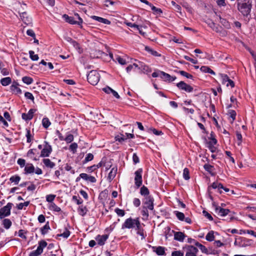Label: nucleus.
Wrapping results in <instances>:
<instances>
[{
  "mask_svg": "<svg viewBox=\"0 0 256 256\" xmlns=\"http://www.w3.org/2000/svg\"><path fill=\"white\" fill-rule=\"evenodd\" d=\"M194 244L195 245L198 246L200 250L201 251L204 252V253H206V254H207L208 253V250L207 248H206L205 246H203L202 244H200V243L198 242H194Z\"/></svg>",
  "mask_w": 256,
  "mask_h": 256,
  "instance_id": "473e14b6",
  "label": "nucleus"
},
{
  "mask_svg": "<svg viewBox=\"0 0 256 256\" xmlns=\"http://www.w3.org/2000/svg\"><path fill=\"white\" fill-rule=\"evenodd\" d=\"M56 197L55 195L50 194L48 195L46 197V200L48 202L52 203Z\"/></svg>",
  "mask_w": 256,
  "mask_h": 256,
  "instance_id": "e2e57ef3",
  "label": "nucleus"
},
{
  "mask_svg": "<svg viewBox=\"0 0 256 256\" xmlns=\"http://www.w3.org/2000/svg\"><path fill=\"white\" fill-rule=\"evenodd\" d=\"M47 242L46 241L42 240L38 242V246L36 250L42 254L43 249L47 246Z\"/></svg>",
  "mask_w": 256,
  "mask_h": 256,
  "instance_id": "412c9836",
  "label": "nucleus"
},
{
  "mask_svg": "<svg viewBox=\"0 0 256 256\" xmlns=\"http://www.w3.org/2000/svg\"><path fill=\"white\" fill-rule=\"evenodd\" d=\"M142 169L138 168L136 171L135 172V178H134V182L135 184L137 187H140L142 184Z\"/></svg>",
  "mask_w": 256,
  "mask_h": 256,
  "instance_id": "423d86ee",
  "label": "nucleus"
},
{
  "mask_svg": "<svg viewBox=\"0 0 256 256\" xmlns=\"http://www.w3.org/2000/svg\"><path fill=\"white\" fill-rule=\"evenodd\" d=\"M114 211L116 212V214L120 216H123L125 214V212L123 210H121L118 208H116Z\"/></svg>",
  "mask_w": 256,
  "mask_h": 256,
  "instance_id": "3c124183",
  "label": "nucleus"
},
{
  "mask_svg": "<svg viewBox=\"0 0 256 256\" xmlns=\"http://www.w3.org/2000/svg\"><path fill=\"white\" fill-rule=\"evenodd\" d=\"M30 204V202L28 201H27V202H24V203H20L18 204L17 206V208L18 210H22L24 208V206H28Z\"/></svg>",
  "mask_w": 256,
  "mask_h": 256,
  "instance_id": "603ef678",
  "label": "nucleus"
},
{
  "mask_svg": "<svg viewBox=\"0 0 256 256\" xmlns=\"http://www.w3.org/2000/svg\"><path fill=\"white\" fill-rule=\"evenodd\" d=\"M50 229L48 222L42 228H41V233L44 235L48 233V230Z\"/></svg>",
  "mask_w": 256,
  "mask_h": 256,
  "instance_id": "c9c22d12",
  "label": "nucleus"
},
{
  "mask_svg": "<svg viewBox=\"0 0 256 256\" xmlns=\"http://www.w3.org/2000/svg\"><path fill=\"white\" fill-rule=\"evenodd\" d=\"M213 206L214 208L215 212L219 216H224L230 212V210L228 209L222 208L214 204H213Z\"/></svg>",
  "mask_w": 256,
  "mask_h": 256,
  "instance_id": "39448f33",
  "label": "nucleus"
},
{
  "mask_svg": "<svg viewBox=\"0 0 256 256\" xmlns=\"http://www.w3.org/2000/svg\"><path fill=\"white\" fill-rule=\"evenodd\" d=\"M50 208L51 210H54L56 212H58L60 211V208L58 206H56L54 203L52 202L50 204Z\"/></svg>",
  "mask_w": 256,
  "mask_h": 256,
  "instance_id": "79ce46f5",
  "label": "nucleus"
},
{
  "mask_svg": "<svg viewBox=\"0 0 256 256\" xmlns=\"http://www.w3.org/2000/svg\"><path fill=\"white\" fill-rule=\"evenodd\" d=\"M177 87L182 90H184L186 92H192L193 88L190 85L186 84L183 81H181L176 84Z\"/></svg>",
  "mask_w": 256,
  "mask_h": 256,
  "instance_id": "1a4fd4ad",
  "label": "nucleus"
},
{
  "mask_svg": "<svg viewBox=\"0 0 256 256\" xmlns=\"http://www.w3.org/2000/svg\"><path fill=\"white\" fill-rule=\"evenodd\" d=\"M80 176L83 180H84L87 182H92V183L96 182V178L94 176H89L86 173L80 174Z\"/></svg>",
  "mask_w": 256,
  "mask_h": 256,
  "instance_id": "ddd939ff",
  "label": "nucleus"
},
{
  "mask_svg": "<svg viewBox=\"0 0 256 256\" xmlns=\"http://www.w3.org/2000/svg\"><path fill=\"white\" fill-rule=\"evenodd\" d=\"M220 78L222 80V84H225L228 80V79L229 78L226 74H220Z\"/></svg>",
  "mask_w": 256,
  "mask_h": 256,
  "instance_id": "09e8293b",
  "label": "nucleus"
},
{
  "mask_svg": "<svg viewBox=\"0 0 256 256\" xmlns=\"http://www.w3.org/2000/svg\"><path fill=\"white\" fill-rule=\"evenodd\" d=\"M70 234V232L68 230H66L62 234H58V236H62L64 238H68Z\"/></svg>",
  "mask_w": 256,
  "mask_h": 256,
  "instance_id": "5fc2aeb1",
  "label": "nucleus"
},
{
  "mask_svg": "<svg viewBox=\"0 0 256 256\" xmlns=\"http://www.w3.org/2000/svg\"><path fill=\"white\" fill-rule=\"evenodd\" d=\"M22 80L24 83H25L27 84H30L33 82L32 78L30 77H28V76L23 77L22 78Z\"/></svg>",
  "mask_w": 256,
  "mask_h": 256,
  "instance_id": "a19ab883",
  "label": "nucleus"
},
{
  "mask_svg": "<svg viewBox=\"0 0 256 256\" xmlns=\"http://www.w3.org/2000/svg\"><path fill=\"white\" fill-rule=\"evenodd\" d=\"M140 192L142 196H148L149 194V190L146 187L143 186L140 188Z\"/></svg>",
  "mask_w": 256,
  "mask_h": 256,
  "instance_id": "37998d69",
  "label": "nucleus"
},
{
  "mask_svg": "<svg viewBox=\"0 0 256 256\" xmlns=\"http://www.w3.org/2000/svg\"><path fill=\"white\" fill-rule=\"evenodd\" d=\"M250 240L244 238L238 242V246L246 247L250 246Z\"/></svg>",
  "mask_w": 256,
  "mask_h": 256,
  "instance_id": "aec40b11",
  "label": "nucleus"
},
{
  "mask_svg": "<svg viewBox=\"0 0 256 256\" xmlns=\"http://www.w3.org/2000/svg\"><path fill=\"white\" fill-rule=\"evenodd\" d=\"M116 60L122 65H124L126 64V61L119 56H116Z\"/></svg>",
  "mask_w": 256,
  "mask_h": 256,
  "instance_id": "052dcab7",
  "label": "nucleus"
},
{
  "mask_svg": "<svg viewBox=\"0 0 256 256\" xmlns=\"http://www.w3.org/2000/svg\"><path fill=\"white\" fill-rule=\"evenodd\" d=\"M24 96L27 99L30 100L32 102L34 100V96L30 92H26L24 94Z\"/></svg>",
  "mask_w": 256,
  "mask_h": 256,
  "instance_id": "13d9d810",
  "label": "nucleus"
},
{
  "mask_svg": "<svg viewBox=\"0 0 256 256\" xmlns=\"http://www.w3.org/2000/svg\"><path fill=\"white\" fill-rule=\"evenodd\" d=\"M174 239L179 241H183L184 234L182 232H176L174 234Z\"/></svg>",
  "mask_w": 256,
  "mask_h": 256,
  "instance_id": "a878e982",
  "label": "nucleus"
},
{
  "mask_svg": "<svg viewBox=\"0 0 256 256\" xmlns=\"http://www.w3.org/2000/svg\"><path fill=\"white\" fill-rule=\"evenodd\" d=\"M219 18L220 22L222 24V25L226 28H230V24L229 22L226 20L222 18L220 16Z\"/></svg>",
  "mask_w": 256,
  "mask_h": 256,
  "instance_id": "72a5a7b5",
  "label": "nucleus"
},
{
  "mask_svg": "<svg viewBox=\"0 0 256 256\" xmlns=\"http://www.w3.org/2000/svg\"><path fill=\"white\" fill-rule=\"evenodd\" d=\"M20 180V176H12L10 179V181L12 182H14V184H18Z\"/></svg>",
  "mask_w": 256,
  "mask_h": 256,
  "instance_id": "ea45409f",
  "label": "nucleus"
},
{
  "mask_svg": "<svg viewBox=\"0 0 256 256\" xmlns=\"http://www.w3.org/2000/svg\"><path fill=\"white\" fill-rule=\"evenodd\" d=\"M100 75L94 70H91L87 76L88 82L92 85H96L100 80Z\"/></svg>",
  "mask_w": 256,
  "mask_h": 256,
  "instance_id": "7ed1b4c3",
  "label": "nucleus"
},
{
  "mask_svg": "<svg viewBox=\"0 0 256 256\" xmlns=\"http://www.w3.org/2000/svg\"><path fill=\"white\" fill-rule=\"evenodd\" d=\"M152 10L156 14H160L162 13V10L161 9L156 8V6H152L151 4Z\"/></svg>",
  "mask_w": 256,
  "mask_h": 256,
  "instance_id": "a18cd8bd",
  "label": "nucleus"
},
{
  "mask_svg": "<svg viewBox=\"0 0 256 256\" xmlns=\"http://www.w3.org/2000/svg\"><path fill=\"white\" fill-rule=\"evenodd\" d=\"M78 148V144L76 142L72 143L70 146V150L74 154Z\"/></svg>",
  "mask_w": 256,
  "mask_h": 256,
  "instance_id": "864d4df0",
  "label": "nucleus"
},
{
  "mask_svg": "<svg viewBox=\"0 0 256 256\" xmlns=\"http://www.w3.org/2000/svg\"><path fill=\"white\" fill-rule=\"evenodd\" d=\"M78 17V21H76L74 20V18L72 16H69L67 14H64L63 18H64L65 20L70 23V24H78L80 25L82 22V20L77 14Z\"/></svg>",
  "mask_w": 256,
  "mask_h": 256,
  "instance_id": "6e6552de",
  "label": "nucleus"
},
{
  "mask_svg": "<svg viewBox=\"0 0 256 256\" xmlns=\"http://www.w3.org/2000/svg\"><path fill=\"white\" fill-rule=\"evenodd\" d=\"M145 50L148 52L150 53L151 54L153 55L154 56H161V54H158L156 51L152 50V48L148 46L145 47Z\"/></svg>",
  "mask_w": 256,
  "mask_h": 256,
  "instance_id": "b1692460",
  "label": "nucleus"
},
{
  "mask_svg": "<svg viewBox=\"0 0 256 256\" xmlns=\"http://www.w3.org/2000/svg\"><path fill=\"white\" fill-rule=\"evenodd\" d=\"M206 22L214 30L216 31V32H220V29L221 28V27L216 26L215 23H214L211 20L208 19L206 20Z\"/></svg>",
  "mask_w": 256,
  "mask_h": 256,
  "instance_id": "2eb2a0df",
  "label": "nucleus"
},
{
  "mask_svg": "<svg viewBox=\"0 0 256 256\" xmlns=\"http://www.w3.org/2000/svg\"><path fill=\"white\" fill-rule=\"evenodd\" d=\"M42 253L40 252L38 250H34L30 252L29 256H38Z\"/></svg>",
  "mask_w": 256,
  "mask_h": 256,
  "instance_id": "338daca9",
  "label": "nucleus"
},
{
  "mask_svg": "<svg viewBox=\"0 0 256 256\" xmlns=\"http://www.w3.org/2000/svg\"><path fill=\"white\" fill-rule=\"evenodd\" d=\"M36 111V110L30 109L27 114L23 113L22 118L25 120H30L33 118L34 114Z\"/></svg>",
  "mask_w": 256,
  "mask_h": 256,
  "instance_id": "4468645a",
  "label": "nucleus"
},
{
  "mask_svg": "<svg viewBox=\"0 0 256 256\" xmlns=\"http://www.w3.org/2000/svg\"><path fill=\"white\" fill-rule=\"evenodd\" d=\"M133 204L134 206H136V207H138L140 204V201L138 198H134L133 200Z\"/></svg>",
  "mask_w": 256,
  "mask_h": 256,
  "instance_id": "774afa93",
  "label": "nucleus"
},
{
  "mask_svg": "<svg viewBox=\"0 0 256 256\" xmlns=\"http://www.w3.org/2000/svg\"><path fill=\"white\" fill-rule=\"evenodd\" d=\"M65 40L67 42L72 44L74 45V46H77L78 45V44L76 41L72 40V38H70V37L66 36L65 38Z\"/></svg>",
  "mask_w": 256,
  "mask_h": 256,
  "instance_id": "680f3d73",
  "label": "nucleus"
},
{
  "mask_svg": "<svg viewBox=\"0 0 256 256\" xmlns=\"http://www.w3.org/2000/svg\"><path fill=\"white\" fill-rule=\"evenodd\" d=\"M238 10L244 15L248 17L250 14L252 8V3L250 0H246L242 3L238 4Z\"/></svg>",
  "mask_w": 256,
  "mask_h": 256,
  "instance_id": "f257e3e1",
  "label": "nucleus"
},
{
  "mask_svg": "<svg viewBox=\"0 0 256 256\" xmlns=\"http://www.w3.org/2000/svg\"><path fill=\"white\" fill-rule=\"evenodd\" d=\"M139 70H141L144 73L149 72L151 71L150 69L148 66L144 64L143 62H141Z\"/></svg>",
  "mask_w": 256,
  "mask_h": 256,
  "instance_id": "393cba45",
  "label": "nucleus"
},
{
  "mask_svg": "<svg viewBox=\"0 0 256 256\" xmlns=\"http://www.w3.org/2000/svg\"><path fill=\"white\" fill-rule=\"evenodd\" d=\"M12 82V79L10 77L2 78L0 80V83L3 86L9 85Z\"/></svg>",
  "mask_w": 256,
  "mask_h": 256,
  "instance_id": "5701e85b",
  "label": "nucleus"
},
{
  "mask_svg": "<svg viewBox=\"0 0 256 256\" xmlns=\"http://www.w3.org/2000/svg\"><path fill=\"white\" fill-rule=\"evenodd\" d=\"M24 170L26 171V173L31 174L34 172V167L32 164L26 166L24 168Z\"/></svg>",
  "mask_w": 256,
  "mask_h": 256,
  "instance_id": "f704fd0d",
  "label": "nucleus"
},
{
  "mask_svg": "<svg viewBox=\"0 0 256 256\" xmlns=\"http://www.w3.org/2000/svg\"><path fill=\"white\" fill-rule=\"evenodd\" d=\"M87 211L86 207L82 206H80L78 208V212L82 216H84L86 214Z\"/></svg>",
  "mask_w": 256,
  "mask_h": 256,
  "instance_id": "2f4dec72",
  "label": "nucleus"
},
{
  "mask_svg": "<svg viewBox=\"0 0 256 256\" xmlns=\"http://www.w3.org/2000/svg\"><path fill=\"white\" fill-rule=\"evenodd\" d=\"M42 161L44 165L48 168H52L55 166V164L48 158H44Z\"/></svg>",
  "mask_w": 256,
  "mask_h": 256,
  "instance_id": "4be33fe9",
  "label": "nucleus"
},
{
  "mask_svg": "<svg viewBox=\"0 0 256 256\" xmlns=\"http://www.w3.org/2000/svg\"><path fill=\"white\" fill-rule=\"evenodd\" d=\"M13 206L11 202H8L7 204L0 209V218L2 219L4 217L8 216L10 214V210Z\"/></svg>",
  "mask_w": 256,
  "mask_h": 256,
  "instance_id": "20e7f679",
  "label": "nucleus"
},
{
  "mask_svg": "<svg viewBox=\"0 0 256 256\" xmlns=\"http://www.w3.org/2000/svg\"><path fill=\"white\" fill-rule=\"evenodd\" d=\"M92 18L100 22H102L106 24H110V22L109 20L101 17L93 16H92Z\"/></svg>",
  "mask_w": 256,
  "mask_h": 256,
  "instance_id": "6ab92c4d",
  "label": "nucleus"
},
{
  "mask_svg": "<svg viewBox=\"0 0 256 256\" xmlns=\"http://www.w3.org/2000/svg\"><path fill=\"white\" fill-rule=\"evenodd\" d=\"M206 239L209 242L213 241L214 239V232L212 230L208 232L206 236Z\"/></svg>",
  "mask_w": 256,
  "mask_h": 256,
  "instance_id": "7c9ffc66",
  "label": "nucleus"
},
{
  "mask_svg": "<svg viewBox=\"0 0 256 256\" xmlns=\"http://www.w3.org/2000/svg\"><path fill=\"white\" fill-rule=\"evenodd\" d=\"M108 238V236L107 234L102 236L98 235L97 236L96 240L99 245L103 246Z\"/></svg>",
  "mask_w": 256,
  "mask_h": 256,
  "instance_id": "a211bd4d",
  "label": "nucleus"
},
{
  "mask_svg": "<svg viewBox=\"0 0 256 256\" xmlns=\"http://www.w3.org/2000/svg\"><path fill=\"white\" fill-rule=\"evenodd\" d=\"M52 151V147L50 145L48 144V143L44 146V148L41 152L40 156L41 157H48L50 156V154Z\"/></svg>",
  "mask_w": 256,
  "mask_h": 256,
  "instance_id": "9d476101",
  "label": "nucleus"
},
{
  "mask_svg": "<svg viewBox=\"0 0 256 256\" xmlns=\"http://www.w3.org/2000/svg\"><path fill=\"white\" fill-rule=\"evenodd\" d=\"M204 168L212 176H214V174L213 172L214 167L212 165L208 164H205L204 166Z\"/></svg>",
  "mask_w": 256,
  "mask_h": 256,
  "instance_id": "c85d7f7f",
  "label": "nucleus"
},
{
  "mask_svg": "<svg viewBox=\"0 0 256 256\" xmlns=\"http://www.w3.org/2000/svg\"><path fill=\"white\" fill-rule=\"evenodd\" d=\"M172 256H184V253L180 250H176L172 252Z\"/></svg>",
  "mask_w": 256,
  "mask_h": 256,
  "instance_id": "0e129e2a",
  "label": "nucleus"
},
{
  "mask_svg": "<svg viewBox=\"0 0 256 256\" xmlns=\"http://www.w3.org/2000/svg\"><path fill=\"white\" fill-rule=\"evenodd\" d=\"M137 230V234L142 236V239L144 238L145 236L144 233V230L142 228L140 224L136 228Z\"/></svg>",
  "mask_w": 256,
  "mask_h": 256,
  "instance_id": "58836bf2",
  "label": "nucleus"
},
{
  "mask_svg": "<svg viewBox=\"0 0 256 256\" xmlns=\"http://www.w3.org/2000/svg\"><path fill=\"white\" fill-rule=\"evenodd\" d=\"M198 252L196 248L194 246H190L186 252V256H196V254Z\"/></svg>",
  "mask_w": 256,
  "mask_h": 256,
  "instance_id": "f3484780",
  "label": "nucleus"
},
{
  "mask_svg": "<svg viewBox=\"0 0 256 256\" xmlns=\"http://www.w3.org/2000/svg\"><path fill=\"white\" fill-rule=\"evenodd\" d=\"M210 188H218L220 189L221 188H224V186L222 184L220 183H218V182H214L212 186L208 188L209 189Z\"/></svg>",
  "mask_w": 256,
  "mask_h": 256,
  "instance_id": "c03bdc74",
  "label": "nucleus"
},
{
  "mask_svg": "<svg viewBox=\"0 0 256 256\" xmlns=\"http://www.w3.org/2000/svg\"><path fill=\"white\" fill-rule=\"evenodd\" d=\"M182 76H184L188 78H192V76L188 74V72L184 71V70H180L178 72Z\"/></svg>",
  "mask_w": 256,
  "mask_h": 256,
  "instance_id": "6e6d98bb",
  "label": "nucleus"
},
{
  "mask_svg": "<svg viewBox=\"0 0 256 256\" xmlns=\"http://www.w3.org/2000/svg\"><path fill=\"white\" fill-rule=\"evenodd\" d=\"M42 124L43 126L47 128L51 124L50 120L47 118H44L42 120Z\"/></svg>",
  "mask_w": 256,
  "mask_h": 256,
  "instance_id": "e433bc0d",
  "label": "nucleus"
},
{
  "mask_svg": "<svg viewBox=\"0 0 256 256\" xmlns=\"http://www.w3.org/2000/svg\"><path fill=\"white\" fill-rule=\"evenodd\" d=\"M20 16L22 20L24 22V23L28 24L30 22V18L27 16V14L26 12H22L20 14Z\"/></svg>",
  "mask_w": 256,
  "mask_h": 256,
  "instance_id": "cd10ccee",
  "label": "nucleus"
},
{
  "mask_svg": "<svg viewBox=\"0 0 256 256\" xmlns=\"http://www.w3.org/2000/svg\"><path fill=\"white\" fill-rule=\"evenodd\" d=\"M12 222L10 220L6 218L4 219L2 221V224L5 228L8 229L12 226Z\"/></svg>",
  "mask_w": 256,
  "mask_h": 256,
  "instance_id": "c756f323",
  "label": "nucleus"
},
{
  "mask_svg": "<svg viewBox=\"0 0 256 256\" xmlns=\"http://www.w3.org/2000/svg\"><path fill=\"white\" fill-rule=\"evenodd\" d=\"M18 84L14 82L10 86V88L12 92L14 94H21L22 91L21 89L18 87Z\"/></svg>",
  "mask_w": 256,
  "mask_h": 256,
  "instance_id": "dca6fc26",
  "label": "nucleus"
},
{
  "mask_svg": "<svg viewBox=\"0 0 256 256\" xmlns=\"http://www.w3.org/2000/svg\"><path fill=\"white\" fill-rule=\"evenodd\" d=\"M183 177L186 180L190 179L189 170L188 168H185L183 171Z\"/></svg>",
  "mask_w": 256,
  "mask_h": 256,
  "instance_id": "8fccbe9b",
  "label": "nucleus"
},
{
  "mask_svg": "<svg viewBox=\"0 0 256 256\" xmlns=\"http://www.w3.org/2000/svg\"><path fill=\"white\" fill-rule=\"evenodd\" d=\"M117 172V168H112L110 172H109L108 175V179L110 180H112L116 176V174Z\"/></svg>",
  "mask_w": 256,
  "mask_h": 256,
  "instance_id": "bb28decb",
  "label": "nucleus"
},
{
  "mask_svg": "<svg viewBox=\"0 0 256 256\" xmlns=\"http://www.w3.org/2000/svg\"><path fill=\"white\" fill-rule=\"evenodd\" d=\"M74 140V136L72 134H68L66 138H64V140L67 143H70L72 142Z\"/></svg>",
  "mask_w": 256,
  "mask_h": 256,
  "instance_id": "4d7b16f0",
  "label": "nucleus"
},
{
  "mask_svg": "<svg viewBox=\"0 0 256 256\" xmlns=\"http://www.w3.org/2000/svg\"><path fill=\"white\" fill-rule=\"evenodd\" d=\"M160 77L164 80L170 82L174 81L176 79V76H172L170 75L169 74L166 73L164 72L160 71Z\"/></svg>",
  "mask_w": 256,
  "mask_h": 256,
  "instance_id": "9b49d317",
  "label": "nucleus"
},
{
  "mask_svg": "<svg viewBox=\"0 0 256 256\" xmlns=\"http://www.w3.org/2000/svg\"><path fill=\"white\" fill-rule=\"evenodd\" d=\"M139 225H140V222L138 218H130L126 220L122 226V229L135 228L138 227Z\"/></svg>",
  "mask_w": 256,
  "mask_h": 256,
  "instance_id": "f03ea898",
  "label": "nucleus"
},
{
  "mask_svg": "<svg viewBox=\"0 0 256 256\" xmlns=\"http://www.w3.org/2000/svg\"><path fill=\"white\" fill-rule=\"evenodd\" d=\"M171 3L172 5L174 7L175 10L178 12H180L182 10L180 6L176 4L174 1H172Z\"/></svg>",
  "mask_w": 256,
  "mask_h": 256,
  "instance_id": "bf43d9fd",
  "label": "nucleus"
},
{
  "mask_svg": "<svg viewBox=\"0 0 256 256\" xmlns=\"http://www.w3.org/2000/svg\"><path fill=\"white\" fill-rule=\"evenodd\" d=\"M154 199L152 196H147L144 198V204L146 206H144L143 208H148L151 210H153L154 207Z\"/></svg>",
  "mask_w": 256,
  "mask_h": 256,
  "instance_id": "0eeeda50",
  "label": "nucleus"
},
{
  "mask_svg": "<svg viewBox=\"0 0 256 256\" xmlns=\"http://www.w3.org/2000/svg\"><path fill=\"white\" fill-rule=\"evenodd\" d=\"M93 158L94 155L92 154L89 153L86 155L84 163H86L87 162L92 160Z\"/></svg>",
  "mask_w": 256,
  "mask_h": 256,
  "instance_id": "de8ad7c7",
  "label": "nucleus"
},
{
  "mask_svg": "<svg viewBox=\"0 0 256 256\" xmlns=\"http://www.w3.org/2000/svg\"><path fill=\"white\" fill-rule=\"evenodd\" d=\"M236 136L238 142V145H240L241 144V142L242 140V136L240 132H237L236 133Z\"/></svg>",
  "mask_w": 256,
  "mask_h": 256,
  "instance_id": "69168bd1",
  "label": "nucleus"
},
{
  "mask_svg": "<svg viewBox=\"0 0 256 256\" xmlns=\"http://www.w3.org/2000/svg\"><path fill=\"white\" fill-rule=\"evenodd\" d=\"M175 213H176V217L178 218L179 220H184L185 217H184V214L182 212H180L178 211H176Z\"/></svg>",
  "mask_w": 256,
  "mask_h": 256,
  "instance_id": "49530a36",
  "label": "nucleus"
},
{
  "mask_svg": "<svg viewBox=\"0 0 256 256\" xmlns=\"http://www.w3.org/2000/svg\"><path fill=\"white\" fill-rule=\"evenodd\" d=\"M153 252H155L158 256H163L166 254L165 248L158 246H152Z\"/></svg>",
  "mask_w": 256,
  "mask_h": 256,
  "instance_id": "f8f14e48",
  "label": "nucleus"
},
{
  "mask_svg": "<svg viewBox=\"0 0 256 256\" xmlns=\"http://www.w3.org/2000/svg\"><path fill=\"white\" fill-rule=\"evenodd\" d=\"M30 57L32 60L36 61L38 60L39 58L38 56L34 54V52L32 50L29 51Z\"/></svg>",
  "mask_w": 256,
  "mask_h": 256,
  "instance_id": "4c0bfd02",
  "label": "nucleus"
}]
</instances>
